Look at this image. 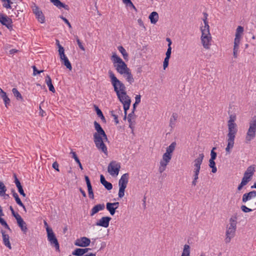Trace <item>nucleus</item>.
I'll list each match as a JSON object with an SVG mask.
<instances>
[{
  "mask_svg": "<svg viewBox=\"0 0 256 256\" xmlns=\"http://www.w3.org/2000/svg\"><path fill=\"white\" fill-rule=\"evenodd\" d=\"M236 120V116L231 114L228 122V133L226 139V146L225 148L226 154H230L234 146L236 136L238 131L237 124L235 122Z\"/></svg>",
  "mask_w": 256,
  "mask_h": 256,
  "instance_id": "f257e3e1",
  "label": "nucleus"
},
{
  "mask_svg": "<svg viewBox=\"0 0 256 256\" xmlns=\"http://www.w3.org/2000/svg\"><path fill=\"white\" fill-rule=\"evenodd\" d=\"M108 74L112 84L114 86V90L116 92L120 101L124 104L128 100H131L130 97L126 94V86L124 84L116 78L111 70H108Z\"/></svg>",
  "mask_w": 256,
  "mask_h": 256,
  "instance_id": "f03ea898",
  "label": "nucleus"
},
{
  "mask_svg": "<svg viewBox=\"0 0 256 256\" xmlns=\"http://www.w3.org/2000/svg\"><path fill=\"white\" fill-rule=\"evenodd\" d=\"M94 124L96 130V132L94 134V142L96 146L98 149L107 154V148L104 144V142L108 141L107 136L99 123L94 121Z\"/></svg>",
  "mask_w": 256,
  "mask_h": 256,
  "instance_id": "7ed1b4c3",
  "label": "nucleus"
},
{
  "mask_svg": "<svg viewBox=\"0 0 256 256\" xmlns=\"http://www.w3.org/2000/svg\"><path fill=\"white\" fill-rule=\"evenodd\" d=\"M207 15L206 14L203 18V22H202L200 26L201 32L200 42L204 48L210 49L212 42V37L210 33V26L207 20Z\"/></svg>",
  "mask_w": 256,
  "mask_h": 256,
  "instance_id": "20e7f679",
  "label": "nucleus"
},
{
  "mask_svg": "<svg viewBox=\"0 0 256 256\" xmlns=\"http://www.w3.org/2000/svg\"><path fill=\"white\" fill-rule=\"evenodd\" d=\"M204 154L203 153L199 154L198 156L192 162V168L193 172V180L192 184L194 186L196 184L198 175L201 168V165L204 158Z\"/></svg>",
  "mask_w": 256,
  "mask_h": 256,
  "instance_id": "39448f33",
  "label": "nucleus"
},
{
  "mask_svg": "<svg viewBox=\"0 0 256 256\" xmlns=\"http://www.w3.org/2000/svg\"><path fill=\"white\" fill-rule=\"evenodd\" d=\"M176 142H172L166 148V152L163 154L162 158L160 162V166L158 170L162 173L166 170V166L172 158V153L174 150Z\"/></svg>",
  "mask_w": 256,
  "mask_h": 256,
  "instance_id": "423d86ee",
  "label": "nucleus"
},
{
  "mask_svg": "<svg viewBox=\"0 0 256 256\" xmlns=\"http://www.w3.org/2000/svg\"><path fill=\"white\" fill-rule=\"evenodd\" d=\"M236 228V221L235 218H232L230 223L227 226L226 232L225 242L226 244L230 242L234 236Z\"/></svg>",
  "mask_w": 256,
  "mask_h": 256,
  "instance_id": "0eeeda50",
  "label": "nucleus"
},
{
  "mask_svg": "<svg viewBox=\"0 0 256 256\" xmlns=\"http://www.w3.org/2000/svg\"><path fill=\"white\" fill-rule=\"evenodd\" d=\"M256 136V116L253 117L250 121L248 128L245 136L246 143H250Z\"/></svg>",
  "mask_w": 256,
  "mask_h": 256,
  "instance_id": "6e6552de",
  "label": "nucleus"
},
{
  "mask_svg": "<svg viewBox=\"0 0 256 256\" xmlns=\"http://www.w3.org/2000/svg\"><path fill=\"white\" fill-rule=\"evenodd\" d=\"M47 232L48 240L50 242L51 246L54 247L56 251H60V244L58 240L53 232L52 230L48 227L46 228Z\"/></svg>",
  "mask_w": 256,
  "mask_h": 256,
  "instance_id": "1a4fd4ad",
  "label": "nucleus"
},
{
  "mask_svg": "<svg viewBox=\"0 0 256 256\" xmlns=\"http://www.w3.org/2000/svg\"><path fill=\"white\" fill-rule=\"evenodd\" d=\"M120 168V164L116 161L112 160L108 164V171L112 176H117Z\"/></svg>",
  "mask_w": 256,
  "mask_h": 256,
  "instance_id": "9d476101",
  "label": "nucleus"
},
{
  "mask_svg": "<svg viewBox=\"0 0 256 256\" xmlns=\"http://www.w3.org/2000/svg\"><path fill=\"white\" fill-rule=\"evenodd\" d=\"M244 32V28L242 26H238L236 28L235 38L234 42V48H240V40L242 38V34Z\"/></svg>",
  "mask_w": 256,
  "mask_h": 256,
  "instance_id": "9b49d317",
  "label": "nucleus"
},
{
  "mask_svg": "<svg viewBox=\"0 0 256 256\" xmlns=\"http://www.w3.org/2000/svg\"><path fill=\"white\" fill-rule=\"evenodd\" d=\"M90 239L84 236L76 239L74 242V245L80 247L86 248L90 246Z\"/></svg>",
  "mask_w": 256,
  "mask_h": 256,
  "instance_id": "f8f14e48",
  "label": "nucleus"
},
{
  "mask_svg": "<svg viewBox=\"0 0 256 256\" xmlns=\"http://www.w3.org/2000/svg\"><path fill=\"white\" fill-rule=\"evenodd\" d=\"M33 12L35 14L36 18L40 23H44L45 22V17L42 12L40 10L38 6L34 5L32 8Z\"/></svg>",
  "mask_w": 256,
  "mask_h": 256,
  "instance_id": "ddd939ff",
  "label": "nucleus"
},
{
  "mask_svg": "<svg viewBox=\"0 0 256 256\" xmlns=\"http://www.w3.org/2000/svg\"><path fill=\"white\" fill-rule=\"evenodd\" d=\"M112 218L109 216H104L102 218L98 221L96 222V225L98 226H100L105 228L108 226Z\"/></svg>",
  "mask_w": 256,
  "mask_h": 256,
  "instance_id": "4468645a",
  "label": "nucleus"
},
{
  "mask_svg": "<svg viewBox=\"0 0 256 256\" xmlns=\"http://www.w3.org/2000/svg\"><path fill=\"white\" fill-rule=\"evenodd\" d=\"M256 197V191H251L248 193H246L243 194L242 198V202L246 203L248 201L252 200Z\"/></svg>",
  "mask_w": 256,
  "mask_h": 256,
  "instance_id": "2eb2a0df",
  "label": "nucleus"
},
{
  "mask_svg": "<svg viewBox=\"0 0 256 256\" xmlns=\"http://www.w3.org/2000/svg\"><path fill=\"white\" fill-rule=\"evenodd\" d=\"M16 220L17 221L18 225L20 228L21 230L24 234H26L28 232V228L26 222L22 218L21 216Z\"/></svg>",
  "mask_w": 256,
  "mask_h": 256,
  "instance_id": "dca6fc26",
  "label": "nucleus"
},
{
  "mask_svg": "<svg viewBox=\"0 0 256 256\" xmlns=\"http://www.w3.org/2000/svg\"><path fill=\"white\" fill-rule=\"evenodd\" d=\"M129 178V174L126 173L122 174L119 180L118 186L120 187L126 188Z\"/></svg>",
  "mask_w": 256,
  "mask_h": 256,
  "instance_id": "f3484780",
  "label": "nucleus"
},
{
  "mask_svg": "<svg viewBox=\"0 0 256 256\" xmlns=\"http://www.w3.org/2000/svg\"><path fill=\"white\" fill-rule=\"evenodd\" d=\"M116 70L121 74H124L128 70L126 63L124 62L120 64H118Z\"/></svg>",
  "mask_w": 256,
  "mask_h": 256,
  "instance_id": "a211bd4d",
  "label": "nucleus"
},
{
  "mask_svg": "<svg viewBox=\"0 0 256 256\" xmlns=\"http://www.w3.org/2000/svg\"><path fill=\"white\" fill-rule=\"evenodd\" d=\"M1 233L2 234V240L4 244L9 249L11 250L12 246L9 240L10 236L8 234H6L5 232L3 230H1Z\"/></svg>",
  "mask_w": 256,
  "mask_h": 256,
  "instance_id": "6ab92c4d",
  "label": "nucleus"
},
{
  "mask_svg": "<svg viewBox=\"0 0 256 256\" xmlns=\"http://www.w3.org/2000/svg\"><path fill=\"white\" fill-rule=\"evenodd\" d=\"M14 182L16 184V185L17 188H18V192H19L20 194L22 195V196L26 197V194L24 192L20 180L17 178L16 174H14Z\"/></svg>",
  "mask_w": 256,
  "mask_h": 256,
  "instance_id": "aec40b11",
  "label": "nucleus"
},
{
  "mask_svg": "<svg viewBox=\"0 0 256 256\" xmlns=\"http://www.w3.org/2000/svg\"><path fill=\"white\" fill-rule=\"evenodd\" d=\"M254 171V167L252 166H250L247 168L244 173V176L251 180Z\"/></svg>",
  "mask_w": 256,
  "mask_h": 256,
  "instance_id": "412c9836",
  "label": "nucleus"
},
{
  "mask_svg": "<svg viewBox=\"0 0 256 256\" xmlns=\"http://www.w3.org/2000/svg\"><path fill=\"white\" fill-rule=\"evenodd\" d=\"M55 6L58 8H64L65 10H68L70 9L69 6L62 2L60 0H50Z\"/></svg>",
  "mask_w": 256,
  "mask_h": 256,
  "instance_id": "4be33fe9",
  "label": "nucleus"
},
{
  "mask_svg": "<svg viewBox=\"0 0 256 256\" xmlns=\"http://www.w3.org/2000/svg\"><path fill=\"white\" fill-rule=\"evenodd\" d=\"M12 194L13 196L14 197V198L16 200V204H18L20 206H22V208L24 209V210L26 212V210L25 206H24L23 203L22 202L18 194L15 192L14 189H12Z\"/></svg>",
  "mask_w": 256,
  "mask_h": 256,
  "instance_id": "5701e85b",
  "label": "nucleus"
},
{
  "mask_svg": "<svg viewBox=\"0 0 256 256\" xmlns=\"http://www.w3.org/2000/svg\"><path fill=\"white\" fill-rule=\"evenodd\" d=\"M104 204H98L94 206L91 210L90 212V216H93L94 214H96L100 210H102L104 208Z\"/></svg>",
  "mask_w": 256,
  "mask_h": 256,
  "instance_id": "b1692460",
  "label": "nucleus"
},
{
  "mask_svg": "<svg viewBox=\"0 0 256 256\" xmlns=\"http://www.w3.org/2000/svg\"><path fill=\"white\" fill-rule=\"evenodd\" d=\"M0 22L3 25L6 26L9 22H12V20L2 14H0Z\"/></svg>",
  "mask_w": 256,
  "mask_h": 256,
  "instance_id": "393cba45",
  "label": "nucleus"
},
{
  "mask_svg": "<svg viewBox=\"0 0 256 256\" xmlns=\"http://www.w3.org/2000/svg\"><path fill=\"white\" fill-rule=\"evenodd\" d=\"M45 82L48 87L50 91L52 92H54L56 90H55L52 84V79H51L50 77V76L47 75L46 76Z\"/></svg>",
  "mask_w": 256,
  "mask_h": 256,
  "instance_id": "a878e982",
  "label": "nucleus"
},
{
  "mask_svg": "<svg viewBox=\"0 0 256 256\" xmlns=\"http://www.w3.org/2000/svg\"><path fill=\"white\" fill-rule=\"evenodd\" d=\"M149 18L152 24H156L158 19V14L156 12H152L149 16Z\"/></svg>",
  "mask_w": 256,
  "mask_h": 256,
  "instance_id": "bb28decb",
  "label": "nucleus"
},
{
  "mask_svg": "<svg viewBox=\"0 0 256 256\" xmlns=\"http://www.w3.org/2000/svg\"><path fill=\"white\" fill-rule=\"evenodd\" d=\"M250 180L244 176L240 184L238 185V190L240 191L242 189L243 186L246 185Z\"/></svg>",
  "mask_w": 256,
  "mask_h": 256,
  "instance_id": "cd10ccee",
  "label": "nucleus"
},
{
  "mask_svg": "<svg viewBox=\"0 0 256 256\" xmlns=\"http://www.w3.org/2000/svg\"><path fill=\"white\" fill-rule=\"evenodd\" d=\"M60 59L63 62L64 64L66 67L67 68H68L70 70H72L71 64L66 56H65L64 58H62Z\"/></svg>",
  "mask_w": 256,
  "mask_h": 256,
  "instance_id": "c85d7f7f",
  "label": "nucleus"
},
{
  "mask_svg": "<svg viewBox=\"0 0 256 256\" xmlns=\"http://www.w3.org/2000/svg\"><path fill=\"white\" fill-rule=\"evenodd\" d=\"M181 256H190V246L184 244Z\"/></svg>",
  "mask_w": 256,
  "mask_h": 256,
  "instance_id": "c756f323",
  "label": "nucleus"
},
{
  "mask_svg": "<svg viewBox=\"0 0 256 256\" xmlns=\"http://www.w3.org/2000/svg\"><path fill=\"white\" fill-rule=\"evenodd\" d=\"M106 208L112 216H114V214L116 210L115 208L112 206L111 202L106 203Z\"/></svg>",
  "mask_w": 256,
  "mask_h": 256,
  "instance_id": "7c9ffc66",
  "label": "nucleus"
},
{
  "mask_svg": "<svg viewBox=\"0 0 256 256\" xmlns=\"http://www.w3.org/2000/svg\"><path fill=\"white\" fill-rule=\"evenodd\" d=\"M125 74L126 76V80L130 84H132L134 82V79L130 70H128L125 74Z\"/></svg>",
  "mask_w": 256,
  "mask_h": 256,
  "instance_id": "2f4dec72",
  "label": "nucleus"
},
{
  "mask_svg": "<svg viewBox=\"0 0 256 256\" xmlns=\"http://www.w3.org/2000/svg\"><path fill=\"white\" fill-rule=\"evenodd\" d=\"M70 154H72V158L74 159L76 162L78 164V166H79L80 168V170H82L83 167H82V166L81 164V162H80L78 158V157L76 152L71 151Z\"/></svg>",
  "mask_w": 256,
  "mask_h": 256,
  "instance_id": "473e14b6",
  "label": "nucleus"
},
{
  "mask_svg": "<svg viewBox=\"0 0 256 256\" xmlns=\"http://www.w3.org/2000/svg\"><path fill=\"white\" fill-rule=\"evenodd\" d=\"M0 96L4 101L6 106L7 107L8 104H9L10 102V98L8 97L6 92H2V94Z\"/></svg>",
  "mask_w": 256,
  "mask_h": 256,
  "instance_id": "72a5a7b5",
  "label": "nucleus"
},
{
  "mask_svg": "<svg viewBox=\"0 0 256 256\" xmlns=\"http://www.w3.org/2000/svg\"><path fill=\"white\" fill-rule=\"evenodd\" d=\"M12 92L17 100H23L22 94L16 88H13L12 89Z\"/></svg>",
  "mask_w": 256,
  "mask_h": 256,
  "instance_id": "f704fd0d",
  "label": "nucleus"
},
{
  "mask_svg": "<svg viewBox=\"0 0 256 256\" xmlns=\"http://www.w3.org/2000/svg\"><path fill=\"white\" fill-rule=\"evenodd\" d=\"M118 50L120 51V52L122 54L124 59V60L128 59V54L126 52V50L123 48V46H118Z\"/></svg>",
  "mask_w": 256,
  "mask_h": 256,
  "instance_id": "c9c22d12",
  "label": "nucleus"
},
{
  "mask_svg": "<svg viewBox=\"0 0 256 256\" xmlns=\"http://www.w3.org/2000/svg\"><path fill=\"white\" fill-rule=\"evenodd\" d=\"M112 60L114 63H118V64H120L124 62L122 59L118 56L115 53L112 54Z\"/></svg>",
  "mask_w": 256,
  "mask_h": 256,
  "instance_id": "e433bc0d",
  "label": "nucleus"
},
{
  "mask_svg": "<svg viewBox=\"0 0 256 256\" xmlns=\"http://www.w3.org/2000/svg\"><path fill=\"white\" fill-rule=\"evenodd\" d=\"M209 166L212 168V173H216L217 171V168L216 166V163L214 160H209Z\"/></svg>",
  "mask_w": 256,
  "mask_h": 256,
  "instance_id": "4c0bfd02",
  "label": "nucleus"
},
{
  "mask_svg": "<svg viewBox=\"0 0 256 256\" xmlns=\"http://www.w3.org/2000/svg\"><path fill=\"white\" fill-rule=\"evenodd\" d=\"M94 108L98 116L102 120H105L104 116L102 110L98 108V107L96 105H94Z\"/></svg>",
  "mask_w": 256,
  "mask_h": 256,
  "instance_id": "58836bf2",
  "label": "nucleus"
},
{
  "mask_svg": "<svg viewBox=\"0 0 256 256\" xmlns=\"http://www.w3.org/2000/svg\"><path fill=\"white\" fill-rule=\"evenodd\" d=\"M72 254L76 256H84L82 248H76L72 252Z\"/></svg>",
  "mask_w": 256,
  "mask_h": 256,
  "instance_id": "ea45409f",
  "label": "nucleus"
},
{
  "mask_svg": "<svg viewBox=\"0 0 256 256\" xmlns=\"http://www.w3.org/2000/svg\"><path fill=\"white\" fill-rule=\"evenodd\" d=\"M131 100H128V102H126V104L124 105V120H126V114H127V110L130 108V104Z\"/></svg>",
  "mask_w": 256,
  "mask_h": 256,
  "instance_id": "a19ab883",
  "label": "nucleus"
},
{
  "mask_svg": "<svg viewBox=\"0 0 256 256\" xmlns=\"http://www.w3.org/2000/svg\"><path fill=\"white\" fill-rule=\"evenodd\" d=\"M2 2H4L2 6L6 8H12L11 4H13V2L10 0H2Z\"/></svg>",
  "mask_w": 256,
  "mask_h": 256,
  "instance_id": "79ce46f5",
  "label": "nucleus"
},
{
  "mask_svg": "<svg viewBox=\"0 0 256 256\" xmlns=\"http://www.w3.org/2000/svg\"><path fill=\"white\" fill-rule=\"evenodd\" d=\"M6 190V188L4 184L0 182V196H4L5 194V192Z\"/></svg>",
  "mask_w": 256,
  "mask_h": 256,
  "instance_id": "37998d69",
  "label": "nucleus"
},
{
  "mask_svg": "<svg viewBox=\"0 0 256 256\" xmlns=\"http://www.w3.org/2000/svg\"><path fill=\"white\" fill-rule=\"evenodd\" d=\"M58 53L60 56V58H64L66 55L64 54V49L63 46H60L58 48Z\"/></svg>",
  "mask_w": 256,
  "mask_h": 256,
  "instance_id": "c03bdc74",
  "label": "nucleus"
},
{
  "mask_svg": "<svg viewBox=\"0 0 256 256\" xmlns=\"http://www.w3.org/2000/svg\"><path fill=\"white\" fill-rule=\"evenodd\" d=\"M126 188L119 186V191H118V197L120 198H122L124 195V190Z\"/></svg>",
  "mask_w": 256,
  "mask_h": 256,
  "instance_id": "a18cd8bd",
  "label": "nucleus"
},
{
  "mask_svg": "<svg viewBox=\"0 0 256 256\" xmlns=\"http://www.w3.org/2000/svg\"><path fill=\"white\" fill-rule=\"evenodd\" d=\"M216 148H213L210 152V160H215L216 158V153L214 152Z\"/></svg>",
  "mask_w": 256,
  "mask_h": 256,
  "instance_id": "49530a36",
  "label": "nucleus"
},
{
  "mask_svg": "<svg viewBox=\"0 0 256 256\" xmlns=\"http://www.w3.org/2000/svg\"><path fill=\"white\" fill-rule=\"evenodd\" d=\"M170 58V56H166L163 62V67L164 70H165L168 66V62Z\"/></svg>",
  "mask_w": 256,
  "mask_h": 256,
  "instance_id": "de8ad7c7",
  "label": "nucleus"
},
{
  "mask_svg": "<svg viewBox=\"0 0 256 256\" xmlns=\"http://www.w3.org/2000/svg\"><path fill=\"white\" fill-rule=\"evenodd\" d=\"M10 210L11 211L12 214L13 216L16 219H17L18 218H20V216L17 212H16L12 207V206H10Z\"/></svg>",
  "mask_w": 256,
  "mask_h": 256,
  "instance_id": "09e8293b",
  "label": "nucleus"
},
{
  "mask_svg": "<svg viewBox=\"0 0 256 256\" xmlns=\"http://www.w3.org/2000/svg\"><path fill=\"white\" fill-rule=\"evenodd\" d=\"M110 112L112 116L114 118L116 124H118L119 123L118 116L114 114V110L110 111Z\"/></svg>",
  "mask_w": 256,
  "mask_h": 256,
  "instance_id": "8fccbe9b",
  "label": "nucleus"
},
{
  "mask_svg": "<svg viewBox=\"0 0 256 256\" xmlns=\"http://www.w3.org/2000/svg\"><path fill=\"white\" fill-rule=\"evenodd\" d=\"M76 40L77 42V44L79 46V48L82 50H84L85 48L84 46L82 44V42H80V40L78 38V36H76Z\"/></svg>",
  "mask_w": 256,
  "mask_h": 256,
  "instance_id": "3c124183",
  "label": "nucleus"
},
{
  "mask_svg": "<svg viewBox=\"0 0 256 256\" xmlns=\"http://www.w3.org/2000/svg\"><path fill=\"white\" fill-rule=\"evenodd\" d=\"M103 186L106 190H111L112 188V184L107 181L104 184H103Z\"/></svg>",
  "mask_w": 256,
  "mask_h": 256,
  "instance_id": "603ef678",
  "label": "nucleus"
},
{
  "mask_svg": "<svg viewBox=\"0 0 256 256\" xmlns=\"http://www.w3.org/2000/svg\"><path fill=\"white\" fill-rule=\"evenodd\" d=\"M32 68L33 69V75L34 76H36L38 74H40L41 72H44L43 70H38L35 66H32Z\"/></svg>",
  "mask_w": 256,
  "mask_h": 256,
  "instance_id": "864d4df0",
  "label": "nucleus"
},
{
  "mask_svg": "<svg viewBox=\"0 0 256 256\" xmlns=\"http://www.w3.org/2000/svg\"><path fill=\"white\" fill-rule=\"evenodd\" d=\"M88 190L89 198L90 199H94V194L92 186L88 188Z\"/></svg>",
  "mask_w": 256,
  "mask_h": 256,
  "instance_id": "5fc2aeb1",
  "label": "nucleus"
},
{
  "mask_svg": "<svg viewBox=\"0 0 256 256\" xmlns=\"http://www.w3.org/2000/svg\"><path fill=\"white\" fill-rule=\"evenodd\" d=\"M241 210L244 212H249L252 211L251 208L246 207V206L243 205L241 206Z\"/></svg>",
  "mask_w": 256,
  "mask_h": 256,
  "instance_id": "6e6d98bb",
  "label": "nucleus"
},
{
  "mask_svg": "<svg viewBox=\"0 0 256 256\" xmlns=\"http://www.w3.org/2000/svg\"><path fill=\"white\" fill-rule=\"evenodd\" d=\"M60 18L64 20V22L70 28H72L71 24L66 18L62 16H60Z\"/></svg>",
  "mask_w": 256,
  "mask_h": 256,
  "instance_id": "4d7b16f0",
  "label": "nucleus"
},
{
  "mask_svg": "<svg viewBox=\"0 0 256 256\" xmlns=\"http://www.w3.org/2000/svg\"><path fill=\"white\" fill-rule=\"evenodd\" d=\"M84 179H85V180H86V184L87 185V187L90 188V186H92L88 176H85Z\"/></svg>",
  "mask_w": 256,
  "mask_h": 256,
  "instance_id": "13d9d810",
  "label": "nucleus"
},
{
  "mask_svg": "<svg viewBox=\"0 0 256 256\" xmlns=\"http://www.w3.org/2000/svg\"><path fill=\"white\" fill-rule=\"evenodd\" d=\"M238 48H233V56L234 58H237L238 55Z\"/></svg>",
  "mask_w": 256,
  "mask_h": 256,
  "instance_id": "bf43d9fd",
  "label": "nucleus"
},
{
  "mask_svg": "<svg viewBox=\"0 0 256 256\" xmlns=\"http://www.w3.org/2000/svg\"><path fill=\"white\" fill-rule=\"evenodd\" d=\"M58 166V164L56 162H54L52 165V168L58 172H59Z\"/></svg>",
  "mask_w": 256,
  "mask_h": 256,
  "instance_id": "052dcab7",
  "label": "nucleus"
},
{
  "mask_svg": "<svg viewBox=\"0 0 256 256\" xmlns=\"http://www.w3.org/2000/svg\"><path fill=\"white\" fill-rule=\"evenodd\" d=\"M136 117V116L134 114V111H132V112L128 114V118L134 119Z\"/></svg>",
  "mask_w": 256,
  "mask_h": 256,
  "instance_id": "680f3d73",
  "label": "nucleus"
},
{
  "mask_svg": "<svg viewBox=\"0 0 256 256\" xmlns=\"http://www.w3.org/2000/svg\"><path fill=\"white\" fill-rule=\"evenodd\" d=\"M171 53H172V48L170 46H168V48L166 52V56L170 57Z\"/></svg>",
  "mask_w": 256,
  "mask_h": 256,
  "instance_id": "e2e57ef3",
  "label": "nucleus"
},
{
  "mask_svg": "<svg viewBox=\"0 0 256 256\" xmlns=\"http://www.w3.org/2000/svg\"><path fill=\"white\" fill-rule=\"evenodd\" d=\"M100 182L102 185L106 182L104 176L102 174L100 176Z\"/></svg>",
  "mask_w": 256,
  "mask_h": 256,
  "instance_id": "0e129e2a",
  "label": "nucleus"
},
{
  "mask_svg": "<svg viewBox=\"0 0 256 256\" xmlns=\"http://www.w3.org/2000/svg\"><path fill=\"white\" fill-rule=\"evenodd\" d=\"M136 101L135 104H139V103L140 102V95H136L135 97Z\"/></svg>",
  "mask_w": 256,
  "mask_h": 256,
  "instance_id": "69168bd1",
  "label": "nucleus"
},
{
  "mask_svg": "<svg viewBox=\"0 0 256 256\" xmlns=\"http://www.w3.org/2000/svg\"><path fill=\"white\" fill-rule=\"evenodd\" d=\"M12 22H9L5 26L10 30H12Z\"/></svg>",
  "mask_w": 256,
  "mask_h": 256,
  "instance_id": "338daca9",
  "label": "nucleus"
},
{
  "mask_svg": "<svg viewBox=\"0 0 256 256\" xmlns=\"http://www.w3.org/2000/svg\"><path fill=\"white\" fill-rule=\"evenodd\" d=\"M12 22H9L5 26L10 30H12Z\"/></svg>",
  "mask_w": 256,
  "mask_h": 256,
  "instance_id": "774afa93",
  "label": "nucleus"
}]
</instances>
